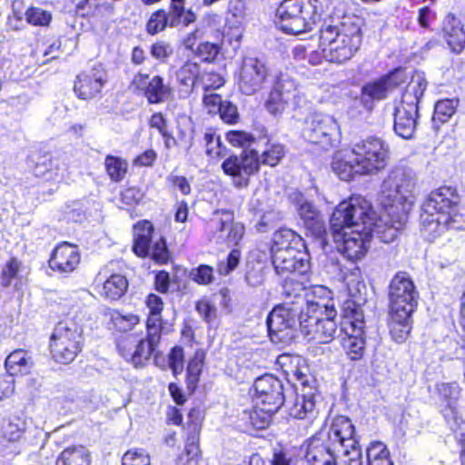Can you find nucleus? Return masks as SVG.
<instances>
[{
	"instance_id": "1",
	"label": "nucleus",
	"mask_w": 465,
	"mask_h": 465,
	"mask_svg": "<svg viewBox=\"0 0 465 465\" xmlns=\"http://www.w3.org/2000/svg\"><path fill=\"white\" fill-rule=\"evenodd\" d=\"M416 179L411 172L396 168L390 172L383 181L381 188V203L385 213L381 222L391 223L388 235L381 236L384 242L393 241L408 220L416 197Z\"/></svg>"
},
{
	"instance_id": "2",
	"label": "nucleus",
	"mask_w": 465,
	"mask_h": 465,
	"mask_svg": "<svg viewBox=\"0 0 465 465\" xmlns=\"http://www.w3.org/2000/svg\"><path fill=\"white\" fill-rule=\"evenodd\" d=\"M318 287L305 291L306 312L302 313L298 302L282 303L275 306L267 317L269 335L272 342L288 343L295 337L296 327L302 314L301 324L310 328L307 333L317 331L320 323Z\"/></svg>"
},
{
	"instance_id": "3",
	"label": "nucleus",
	"mask_w": 465,
	"mask_h": 465,
	"mask_svg": "<svg viewBox=\"0 0 465 465\" xmlns=\"http://www.w3.org/2000/svg\"><path fill=\"white\" fill-rule=\"evenodd\" d=\"M389 145L380 138L370 137L351 151L335 154L331 166L341 180L349 181L354 174H374L383 170L389 160Z\"/></svg>"
},
{
	"instance_id": "4",
	"label": "nucleus",
	"mask_w": 465,
	"mask_h": 465,
	"mask_svg": "<svg viewBox=\"0 0 465 465\" xmlns=\"http://www.w3.org/2000/svg\"><path fill=\"white\" fill-rule=\"evenodd\" d=\"M460 200L457 191L451 187L432 191L421 207L423 230L434 236L446 229H461L462 217L457 210Z\"/></svg>"
},
{
	"instance_id": "5",
	"label": "nucleus",
	"mask_w": 465,
	"mask_h": 465,
	"mask_svg": "<svg viewBox=\"0 0 465 465\" xmlns=\"http://www.w3.org/2000/svg\"><path fill=\"white\" fill-rule=\"evenodd\" d=\"M363 25L361 17L345 15L339 26L328 25L322 29V39L328 41V46L322 52L323 58L336 64L350 60L361 45Z\"/></svg>"
},
{
	"instance_id": "6",
	"label": "nucleus",
	"mask_w": 465,
	"mask_h": 465,
	"mask_svg": "<svg viewBox=\"0 0 465 465\" xmlns=\"http://www.w3.org/2000/svg\"><path fill=\"white\" fill-rule=\"evenodd\" d=\"M354 428L345 416L333 418L328 431L324 452L322 451V465H337L340 454L349 456L344 465H362L360 449L355 448L352 436Z\"/></svg>"
},
{
	"instance_id": "7",
	"label": "nucleus",
	"mask_w": 465,
	"mask_h": 465,
	"mask_svg": "<svg viewBox=\"0 0 465 465\" xmlns=\"http://www.w3.org/2000/svg\"><path fill=\"white\" fill-rule=\"evenodd\" d=\"M318 0H283L278 6L274 23L282 32L299 35L311 31L320 20Z\"/></svg>"
},
{
	"instance_id": "8",
	"label": "nucleus",
	"mask_w": 465,
	"mask_h": 465,
	"mask_svg": "<svg viewBox=\"0 0 465 465\" xmlns=\"http://www.w3.org/2000/svg\"><path fill=\"white\" fill-rule=\"evenodd\" d=\"M331 231L360 229L381 233V225L376 224L371 204L361 197H351L341 203L331 218Z\"/></svg>"
},
{
	"instance_id": "9",
	"label": "nucleus",
	"mask_w": 465,
	"mask_h": 465,
	"mask_svg": "<svg viewBox=\"0 0 465 465\" xmlns=\"http://www.w3.org/2000/svg\"><path fill=\"white\" fill-rule=\"evenodd\" d=\"M83 347V328L74 320L58 322L50 338V351L54 360L67 364L74 360Z\"/></svg>"
},
{
	"instance_id": "10",
	"label": "nucleus",
	"mask_w": 465,
	"mask_h": 465,
	"mask_svg": "<svg viewBox=\"0 0 465 465\" xmlns=\"http://www.w3.org/2000/svg\"><path fill=\"white\" fill-rule=\"evenodd\" d=\"M204 232L209 242L225 243L232 248L242 249L245 236V226L234 219L232 212L219 210L206 223Z\"/></svg>"
},
{
	"instance_id": "11",
	"label": "nucleus",
	"mask_w": 465,
	"mask_h": 465,
	"mask_svg": "<svg viewBox=\"0 0 465 465\" xmlns=\"http://www.w3.org/2000/svg\"><path fill=\"white\" fill-rule=\"evenodd\" d=\"M365 322L363 312L361 308H351L345 310L342 322V331L345 337L341 345L348 357L352 361L360 360L365 351Z\"/></svg>"
},
{
	"instance_id": "12",
	"label": "nucleus",
	"mask_w": 465,
	"mask_h": 465,
	"mask_svg": "<svg viewBox=\"0 0 465 465\" xmlns=\"http://www.w3.org/2000/svg\"><path fill=\"white\" fill-rule=\"evenodd\" d=\"M162 337V331L155 329H146V337L136 341L134 336H127L118 342L121 356L134 367L143 366L147 361Z\"/></svg>"
},
{
	"instance_id": "13",
	"label": "nucleus",
	"mask_w": 465,
	"mask_h": 465,
	"mask_svg": "<svg viewBox=\"0 0 465 465\" xmlns=\"http://www.w3.org/2000/svg\"><path fill=\"white\" fill-rule=\"evenodd\" d=\"M260 155L255 150H244L239 156H230L222 163L223 173L230 176L232 184L239 189L249 185L252 175L260 169Z\"/></svg>"
},
{
	"instance_id": "14",
	"label": "nucleus",
	"mask_w": 465,
	"mask_h": 465,
	"mask_svg": "<svg viewBox=\"0 0 465 465\" xmlns=\"http://www.w3.org/2000/svg\"><path fill=\"white\" fill-rule=\"evenodd\" d=\"M304 98L297 84L292 78L282 75L274 84L265 102V108L273 114H282L287 107L293 109L301 106Z\"/></svg>"
},
{
	"instance_id": "15",
	"label": "nucleus",
	"mask_w": 465,
	"mask_h": 465,
	"mask_svg": "<svg viewBox=\"0 0 465 465\" xmlns=\"http://www.w3.org/2000/svg\"><path fill=\"white\" fill-rule=\"evenodd\" d=\"M374 231L360 229H341L332 231L334 242L339 251L351 261H358L365 256Z\"/></svg>"
},
{
	"instance_id": "16",
	"label": "nucleus",
	"mask_w": 465,
	"mask_h": 465,
	"mask_svg": "<svg viewBox=\"0 0 465 465\" xmlns=\"http://www.w3.org/2000/svg\"><path fill=\"white\" fill-rule=\"evenodd\" d=\"M390 310L412 312L417 305L418 293L406 272L397 273L390 284Z\"/></svg>"
},
{
	"instance_id": "17",
	"label": "nucleus",
	"mask_w": 465,
	"mask_h": 465,
	"mask_svg": "<svg viewBox=\"0 0 465 465\" xmlns=\"http://www.w3.org/2000/svg\"><path fill=\"white\" fill-rule=\"evenodd\" d=\"M282 381L272 374H265L254 382L253 402L279 410L284 401Z\"/></svg>"
},
{
	"instance_id": "18",
	"label": "nucleus",
	"mask_w": 465,
	"mask_h": 465,
	"mask_svg": "<svg viewBox=\"0 0 465 465\" xmlns=\"http://www.w3.org/2000/svg\"><path fill=\"white\" fill-rule=\"evenodd\" d=\"M266 75L263 63L254 57H245L238 76L241 92L247 95L256 93L262 87Z\"/></svg>"
},
{
	"instance_id": "19",
	"label": "nucleus",
	"mask_w": 465,
	"mask_h": 465,
	"mask_svg": "<svg viewBox=\"0 0 465 465\" xmlns=\"http://www.w3.org/2000/svg\"><path fill=\"white\" fill-rule=\"evenodd\" d=\"M413 101L412 96L402 95L394 110V131L404 139H411L416 131L418 106L414 105Z\"/></svg>"
},
{
	"instance_id": "20",
	"label": "nucleus",
	"mask_w": 465,
	"mask_h": 465,
	"mask_svg": "<svg viewBox=\"0 0 465 465\" xmlns=\"http://www.w3.org/2000/svg\"><path fill=\"white\" fill-rule=\"evenodd\" d=\"M81 254L76 245L64 242L59 243L49 259L50 268L60 273L74 272L79 265Z\"/></svg>"
},
{
	"instance_id": "21",
	"label": "nucleus",
	"mask_w": 465,
	"mask_h": 465,
	"mask_svg": "<svg viewBox=\"0 0 465 465\" xmlns=\"http://www.w3.org/2000/svg\"><path fill=\"white\" fill-rule=\"evenodd\" d=\"M105 82L106 75L104 72L93 69L77 76L74 90L80 99H93L100 94Z\"/></svg>"
},
{
	"instance_id": "22",
	"label": "nucleus",
	"mask_w": 465,
	"mask_h": 465,
	"mask_svg": "<svg viewBox=\"0 0 465 465\" xmlns=\"http://www.w3.org/2000/svg\"><path fill=\"white\" fill-rule=\"evenodd\" d=\"M134 84L143 91L150 104H160L172 94V88L163 84V79L159 75L150 78L147 74L136 75Z\"/></svg>"
},
{
	"instance_id": "23",
	"label": "nucleus",
	"mask_w": 465,
	"mask_h": 465,
	"mask_svg": "<svg viewBox=\"0 0 465 465\" xmlns=\"http://www.w3.org/2000/svg\"><path fill=\"white\" fill-rule=\"evenodd\" d=\"M303 253L300 249L291 248L288 251L272 254V264L278 274L304 272L305 263Z\"/></svg>"
},
{
	"instance_id": "24",
	"label": "nucleus",
	"mask_w": 465,
	"mask_h": 465,
	"mask_svg": "<svg viewBox=\"0 0 465 465\" xmlns=\"http://www.w3.org/2000/svg\"><path fill=\"white\" fill-rule=\"evenodd\" d=\"M442 34L448 45L454 53H460L465 47V31L461 22L449 14L442 22Z\"/></svg>"
},
{
	"instance_id": "25",
	"label": "nucleus",
	"mask_w": 465,
	"mask_h": 465,
	"mask_svg": "<svg viewBox=\"0 0 465 465\" xmlns=\"http://www.w3.org/2000/svg\"><path fill=\"white\" fill-rule=\"evenodd\" d=\"M400 73V71H395L378 81L364 85L361 91L363 98L369 97L373 100L385 98L392 88L404 81V75H399Z\"/></svg>"
},
{
	"instance_id": "26",
	"label": "nucleus",
	"mask_w": 465,
	"mask_h": 465,
	"mask_svg": "<svg viewBox=\"0 0 465 465\" xmlns=\"http://www.w3.org/2000/svg\"><path fill=\"white\" fill-rule=\"evenodd\" d=\"M27 429V423L25 419L14 417L2 426V436L0 444L5 448V443H13L14 450L11 454L16 455L21 452V449L17 446V442L22 439Z\"/></svg>"
},
{
	"instance_id": "27",
	"label": "nucleus",
	"mask_w": 465,
	"mask_h": 465,
	"mask_svg": "<svg viewBox=\"0 0 465 465\" xmlns=\"http://www.w3.org/2000/svg\"><path fill=\"white\" fill-rule=\"evenodd\" d=\"M201 75V67L195 62L188 61L179 68L176 77L178 83L183 86L181 91L183 97L191 94L200 84Z\"/></svg>"
},
{
	"instance_id": "28",
	"label": "nucleus",
	"mask_w": 465,
	"mask_h": 465,
	"mask_svg": "<svg viewBox=\"0 0 465 465\" xmlns=\"http://www.w3.org/2000/svg\"><path fill=\"white\" fill-rule=\"evenodd\" d=\"M33 364L31 353L25 350L17 349L6 357L5 368L7 374L14 377L15 375H25L29 373Z\"/></svg>"
},
{
	"instance_id": "29",
	"label": "nucleus",
	"mask_w": 465,
	"mask_h": 465,
	"mask_svg": "<svg viewBox=\"0 0 465 465\" xmlns=\"http://www.w3.org/2000/svg\"><path fill=\"white\" fill-rule=\"evenodd\" d=\"M412 312L390 310V333L397 342H403L411 330V315Z\"/></svg>"
},
{
	"instance_id": "30",
	"label": "nucleus",
	"mask_w": 465,
	"mask_h": 465,
	"mask_svg": "<svg viewBox=\"0 0 465 465\" xmlns=\"http://www.w3.org/2000/svg\"><path fill=\"white\" fill-rule=\"evenodd\" d=\"M302 246V238L293 231L283 228L273 233L271 252L275 254L291 248L300 249Z\"/></svg>"
},
{
	"instance_id": "31",
	"label": "nucleus",
	"mask_w": 465,
	"mask_h": 465,
	"mask_svg": "<svg viewBox=\"0 0 465 465\" xmlns=\"http://www.w3.org/2000/svg\"><path fill=\"white\" fill-rule=\"evenodd\" d=\"M90 452L83 445L65 448L56 459V465H90Z\"/></svg>"
},
{
	"instance_id": "32",
	"label": "nucleus",
	"mask_w": 465,
	"mask_h": 465,
	"mask_svg": "<svg viewBox=\"0 0 465 465\" xmlns=\"http://www.w3.org/2000/svg\"><path fill=\"white\" fill-rule=\"evenodd\" d=\"M127 288L126 278L120 273H114L104 282L100 293L109 300H118L126 292Z\"/></svg>"
},
{
	"instance_id": "33",
	"label": "nucleus",
	"mask_w": 465,
	"mask_h": 465,
	"mask_svg": "<svg viewBox=\"0 0 465 465\" xmlns=\"http://www.w3.org/2000/svg\"><path fill=\"white\" fill-rule=\"evenodd\" d=\"M145 304L149 310V314L146 321V329H155V331H162V312L163 309V302L158 295L151 293L146 297Z\"/></svg>"
},
{
	"instance_id": "34",
	"label": "nucleus",
	"mask_w": 465,
	"mask_h": 465,
	"mask_svg": "<svg viewBox=\"0 0 465 465\" xmlns=\"http://www.w3.org/2000/svg\"><path fill=\"white\" fill-rule=\"evenodd\" d=\"M110 322L118 331L127 332L134 330L141 319L137 314L114 310L110 312Z\"/></svg>"
},
{
	"instance_id": "35",
	"label": "nucleus",
	"mask_w": 465,
	"mask_h": 465,
	"mask_svg": "<svg viewBox=\"0 0 465 465\" xmlns=\"http://www.w3.org/2000/svg\"><path fill=\"white\" fill-rule=\"evenodd\" d=\"M299 213L304 222L305 227L312 234H320V216L318 209L310 202L304 201L300 204Z\"/></svg>"
},
{
	"instance_id": "36",
	"label": "nucleus",
	"mask_w": 465,
	"mask_h": 465,
	"mask_svg": "<svg viewBox=\"0 0 465 465\" xmlns=\"http://www.w3.org/2000/svg\"><path fill=\"white\" fill-rule=\"evenodd\" d=\"M325 308V319L322 318V342L328 343L333 340L337 331V324L335 322L337 312L333 303H327Z\"/></svg>"
},
{
	"instance_id": "37",
	"label": "nucleus",
	"mask_w": 465,
	"mask_h": 465,
	"mask_svg": "<svg viewBox=\"0 0 465 465\" xmlns=\"http://www.w3.org/2000/svg\"><path fill=\"white\" fill-rule=\"evenodd\" d=\"M278 410H272L271 407L262 404H255L252 410L249 419L252 426L255 429L262 430L269 426L272 421V415Z\"/></svg>"
},
{
	"instance_id": "38",
	"label": "nucleus",
	"mask_w": 465,
	"mask_h": 465,
	"mask_svg": "<svg viewBox=\"0 0 465 465\" xmlns=\"http://www.w3.org/2000/svg\"><path fill=\"white\" fill-rule=\"evenodd\" d=\"M293 371V378L300 381L303 387H308L310 390L317 391L319 382L316 372L312 371L306 360L302 358V362H299V366L295 367Z\"/></svg>"
},
{
	"instance_id": "39",
	"label": "nucleus",
	"mask_w": 465,
	"mask_h": 465,
	"mask_svg": "<svg viewBox=\"0 0 465 465\" xmlns=\"http://www.w3.org/2000/svg\"><path fill=\"white\" fill-rule=\"evenodd\" d=\"M22 262L16 258H11L3 266L0 282L3 287H9L14 281L21 282L20 273Z\"/></svg>"
},
{
	"instance_id": "40",
	"label": "nucleus",
	"mask_w": 465,
	"mask_h": 465,
	"mask_svg": "<svg viewBox=\"0 0 465 465\" xmlns=\"http://www.w3.org/2000/svg\"><path fill=\"white\" fill-rule=\"evenodd\" d=\"M104 164L112 181L120 182L124 178L128 169L126 161L116 156L107 155Z\"/></svg>"
},
{
	"instance_id": "41",
	"label": "nucleus",
	"mask_w": 465,
	"mask_h": 465,
	"mask_svg": "<svg viewBox=\"0 0 465 465\" xmlns=\"http://www.w3.org/2000/svg\"><path fill=\"white\" fill-rule=\"evenodd\" d=\"M201 460L199 442L186 440L183 451L177 457L176 465H198Z\"/></svg>"
},
{
	"instance_id": "42",
	"label": "nucleus",
	"mask_w": 465,
	"mask_h": 465,
	"mask_svg": "<svg viewBox=\"0 0 465 465\" xmlns=\"http://www.w3.org/2000/svg\"><path fill=\"white\" fill-rule=\"evenodd\" d=\"M284 155V148L280 143L269 142L266 149L262 153L260 162L269 166H275Z\"/></svg>"
},
{
	"instance_id": "43",
	"label": "nucleus",
	"mask_w": 465,
	"mask_h": 465,
	"mask_svg": "<svg viewBox=\"0 0 465 465\" xmlns=\"http://www.w3.org/2000/svg\"><path fill=\"white\" fill-rule=\"evenodd\" d=\"M206 154L213 160L220 159L226 155V147L222 144L219 136L213 133L204 134Z\"/></svg>"
},
{
	"instance_id": "44",
	"label": "nucleus",
	"mask_w": 465,
	"mask_h": 465,
	"mask_svg": "<svg viewBox=\"0 0 465 465\" xmlns=\"http://www.w3.org/2000/svg\"><path fill=\"white\" fill-rule=\"evenodd\" d=\"M205 354L202 351H197L190 360L187 366V379L189 385H195L203 367Z\"/></svg>"
},
{
	"instance_id": "45",
	"label": "nucleus",
	"mask_w": 465,
	"mask_h": 465,
	"mask_svg": "<svg viewBox=\"0 0 465 465\" xmlns=\"http://www.w3.org/2000/svg\"><path fill=\"white\" fill-rule=\"evenodd\" d=\"M122 465H151L150 455L143 449H131L124 454Z\"/></svg>"
},
{
	"instance_id": "46",
	"label": "nucleus",
	"mask_w": 465,
	"mask_h": 465,
	"mask_svg": "<svg viewBox=\"0 0 465 465\" xmlns=\"http://www.w3.org/2000/svg\"><path fill=\"white\" fill-rule=\"evenodd\" d=\"M242 258V249L232 248L231 252L226 257V260L220 262L217 265V272L221 275H229L239 265Z\"/></svg>"
},
{
	"instance_id": "47",
	"label": "nucleus",
	"mask_w": 465,
	"mask_h": 465,
	"mask_svg": "<svg viewBox=\"0 0 465 465\" xmlns=\"http://www.w3.org/2000/svg\"><path fill=\"white\" fill-rule=\"evenodd\" d=\"M202 429V414L199 410H192L188 414L186 440L199 442V435Z\"/></svg>"
},
{
	"instance_id": "48",
	"label": "nucleus",
	"mask_w": 465,
	"mask_h": 465,
	"mask_svg": "<svg viewBox=\"0 0 465 465\" xmlns=\"http://www.w3.org/2000/svg\"><path fill=\"white\" fill-rule=\"evenodd\" d=\"M189 276L193 282L201 285H208L214 280L213 267L205 264L192 269Z\"/></svg>"
},
{
	"instance_id": "49",
	"label": "nucleus",
	"mask_w": 465,
	"mask_h": 465,
	"mask_svg": "<svg viewBox=\"0 0 465 465\" xmlns=\"http://www.w3.org/2000/svg\"><path fill=\"white\" fill-rule=\"evenodd\" d=\"M27 23L33 25L45 26L49 25L52 15L39 7H31L25 12Z\"/></svg>"
},
{
	"instance_id": "50",
	"label": "nucleus",
	"mask_w": 465,
	"mask_h": 465,
	"mask_svg": "<svg viewBox=\"0 0 465 465\" xmlns=\"http://www.w3.org/2000/svg\"><path fill=\"white\" fill-rule=\"evenodd\" d=\"M165 18V11L163 9L157 10L153 13L147 21L146 31L149 35H156L163 31L167 26Z\"/></svg>"
},
{
	"instance_id": "51",
	"label": "nucleus",
	"mask_w": 465,
	"mask_h": 465,
	"mask_svg": "<svg viewBox=\"0 0 465 465\" xmlns=\"http://www.w3.org/2000/svg\"><path fill=\"white\" fill-rule=\"evenodd\" d=\"M426 88L427 82L425 78L420 74H417L415 77H413L411 83L409 84L408 89L403 95L412 96L414 99V105L418 106V104L422 97Z\"/></svg>"
},
{
	"instance_id": "52",
	"label": "nucleus",
	"mask_w": 465,
	"mask_h": 465,
	"mask_svg": "<svg viewBox=\"0 0 465 465\" xmlns=\"http://www.w3.org/2000/svg\"><path fill=\"white\" fill-rule=\"evenodd\" d=\"M303 447L305 449V459L309 465H317L320 454V437L317 433L308 439Z\"/></svg>"
},
{
	"instance_id": "53",
	"label": "nucleus",
	"mask_w": 465,
	"mask_h": 465,
	"mask_svg": "<svg viewBox=\"0 0 465 465\" xmlns=\"http://www.w3.org/2000/svg\"><path fill=\"white\" fill-rule=\"evenodd\" d=\"M277 364L282 369L287 376L293 378L295 367L299 366V362H302V358L298 355L282 354L277 358Z\"/></svg>"
},
{
	"instance_id": "54",
	"label": "nucleus",
	"mask_w": 465,
	"mask_h": 465,
	"mask_svg": "<svg viewBox=\"0 0 465 465\" xmlns=\"http://www.w3.org/2000/svg\"><path fill=\"white\" fill-rule=\"evenodd\" d=\"M390 458V453L382 442L375 441L371 443V445L367 449V460L368 464L371 462L379 461L383 459Z\"/></svg>"
},
{
	"instance_id": "55",
	"label": "nucleus",
	"mask_w": 465,
	"mask_h": 465,
	"mask_svg": "<svg viewBox=\"0 0 465 465\" xmlns=\"http://www.w3.org/2000/svg\"><path fill=\"white\" fill-rule=\"evenodd\" d=\"M151 258L157 263L164 264L170 259L165 241L161 238L156 241L151 249Z\"/></svg>"
},
{
	"instance_id": "56",
	"label": "nucleus",
	"mask_w": 465,
	"mask_h": 465,
	"mask_svg": "<svg viewBox=\"0 0 465 465\" xmlns=\"http://www.w3.org/2000/svg\"><path fill=\"white\" fill-rule=\"evenodd\" d=\"M173 53V49L172 45L163 40H159L151 46L152 56L161 62H163L169 58Z\"/></svg>"
},
{
	"instance_id": "57",
	"label": "nucleus",
	"mask_w": 465,
	"mask_h": 465,
	"mask_svg": "<svg viewBox=\"0 0 465 465\" xmlns=\"http://www.w3.org/2000/svg\"><path fill=\"white\" fill-rule=\"evenodd\" d=\"M455 112L453 101L442 100L437 102L434 108V119H438L440 122H445L449 119Z\"/></svg>"
},
{
	"instance_id": "58",
	"label": "nucleus",
	"mask_w": 465,
	"mask_h": 465,
	"mask_svg": "<svg viewBox=\"0 0 465 465\" xmlns=\"http://www.w3.org/2000/svg\"><path fill=\"white\" fill-rule=\"evenodd\" d=\"M200 84L207 92L209 89H218L224 84V80L218 74L202 71Z\"/></svg>"
},
{
	"instance_id": "59",
	"label": "nucleus",
	"mask_w": 465,
	"mask_h": 465,
	"mask_svg": "<svg viewBox=\"0 0 465 465\" xmlns=\"http://www.w3.org/2000/svg\"><path fill=\"white\" fill-rule=\"evenodd\" d=\"M226 140L232 146L243 147L251 144L252 136L243 131H230L226 134Z\"/></svg>"
},
{
	"instance_id": "60",
	"label": "nucleus",
	"mask_w": 465,
	"mask_h": 465,
	"mask_svg": "<svg viewBox=\"0 0 465 465\" xmlns=\"http://www.w3.org/2000/svg\"><path fill=\"white\" fill-rule=\"evenodd\" d=\"M220 47L216 44L204 42L198 45L197 55L203 61H212L219 54Z\"/></svg>"
},
{
	"instance_id": "61",
	"label": "nucleus",
	"mask_w": 465,
	"mask_h": 465,
	"mask_svg": "<svg viewBox=\"0 0 465 465\" xmlns=\"http://www.w3.org/2000/svg\"><path fill=\"white\" fill-rule=\"evenodd\" d=\"M203 105L209 114H218L225 102H223L222 97L217 94L205 93L203 98Z\"/></svg>"
},
{
	"instance_id": "62",
	"label": "nucleus",
	"mask_w": 465,
	"mask_h": 465,
	"mask_svg": "<svg viewBox=\"0 0 465 465\" xmlns=\"http://www.w3.org/2000/svg\"><path fill=\"white\" fill-rule=\"evenodd\" d=\"M183 351L181 347H174L169 355V366L174 375L181 373L183 369Z\"/></svg>"
},
{
	"instance_id": "63",
	"label": "nucleus",
	"mask_w": 465,
	"mask_h": 465,
	"mask_svg": "<svg viewBox=\"0 0 465 465\" xmlns=\"http://www.w3.org/2000/svg\"><path fill=\"white\" fill-rule=\"evenodd\" d=\"M144 196L143 191L136 187L125 189L121 193V200L126 205H134L139 203Z\"/></svg>"
},
{
	"instance_id": "64",
	"label": "nucleus",
	"mask_w": 465,
	"mask_h": 465,
	"mask_svg": "<svg viewBox=\"0 0 465 465\" xmlns=\"http://www.w3.org/2000/svg\"><path fill=\"white\" fill-rule=\"evenodd\" d=\"M196 310L207 322H212L216 318V308L206 299L196 303Z\"/></svg>"
}]
</instances>
